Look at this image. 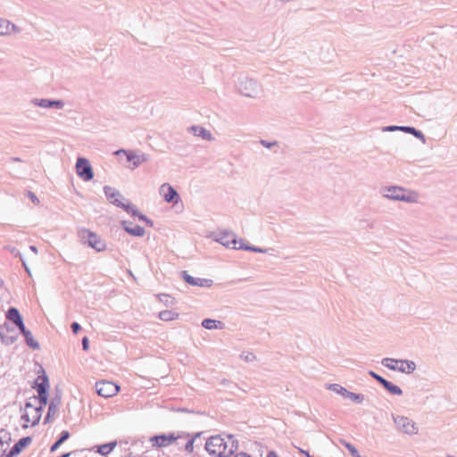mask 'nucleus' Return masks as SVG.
Masks as SVG:
<instances>
[{"label":"nucleus","instance_id":"f257e3e1","mask_svg":"<svg viewBox=\"0 0 457 457\" xmlns=\"http://www.w3.org/2000/svg\"><path fill=\"white\" fill-rule=\"evenodd\" d=\"M237 449L238 441L230 434L212 436L205 443V450L215 457H229Z\"/></svg>","mask_w":457,"mask_h":457},{"label":"nucleus","instance_id":"f03ea898","mask_svg":"<svg viewBox=\"0 0 457 457\" xmlns=\"http://www.w3.org/2000/svg\"><path fill=\"white\" fill-rule=\"evenodd\" d=\"M380 194L386 199L409 204L418 203L420 198L418 192L399 186L382 187L380 188Z\"/></svg>","mask_w":457,"mask_h":457},{"label":"nucleus","instance_id":"7ed1b4c3","mask_svg":"<svg viewBox=\"0 0 457 457\" xmlns=\"http://www.w3.org/2000/svg\"><path fill=\"white\" fill-rule=\"evenodd\" d=\"M383 366L394 371L411 374L416 370V363L409 360H397L394 358H384L381 361Z\"/></svg>","mask_w":457,"mask_h":457},{"label":"nucleus","instance_id":"20e7f679","mask_svg":"<svg viewBox=\"0 0 457 457\" xmlns=\"http://www.w3.org/2000/svg\"><path fill=\"white\" fill-rule=\"evenodd\" d=\"M33 388H35L38 394V401L43 410V407L47 404L48 402V390H49V381L48 378L43 370V374L39 375L36 379Z\"/></svg>","mask_w":457,"mask_h":457},{"label":"nucleus","instance_id":"39448f33","mask_svg":"<svg viewBox=\"0 0 457 457\" xmlns=\"http://www.w3.org/2000/svg\"><path fill=\"white\" fill-rule=\"evenodd\" d=\"M393 420L400 432L410 436L418 434L419 428L416 426V423L410 418L393 415Z\"/></svg>","mask_w":457,"mask_h":457},{"label":"nucleus","instance_id":"423d86ee","mask_svg":"<svg viewBox=\"0 0 457 457\" xmlns=\"http://www.w3.org/2000/svg\"><path fill=\"white\" fill-rule=\"evenodd\" d=\"M237 87L243 96L248 97H254L258 92V83L246 76L238 79Z\"/></svg>","mask_w":457,"mask_h":457},{"label":"nucleus","instance_id":"0eeeda50","mask_svg":"<svg viewBox=\"0 0 457 457\" xmlns=\"http://www.w3.org/2000/svg\"><path fill=\"white\" fill-rule=\"evenodd\" d=\"M210 237L226 247L238 249L239 240L237 239L236 235L231 231L225 230L220 233H212Z\"/></svg>","mask_w":457,"mask_h":457},{"label":"nucleus","instance_id":"6e6552de","mask_svg":"<svg viewBox=\"0 0 457 457\" xmlns=\"http://www.w3.org/2000/svg\"><path fill=\"white\" fill-rule=\"evenodd\" d=\"M119 390L120 386L112 381L103 380L96 383V393L104 398L115 395Z\"/></svg>","mask_w":457,"mask_h":457},{"label":"nucleus","instance_id":"1a4fd4ad","mask_svg":"<svg viewBox=\"0 0 457 457\" xmlns=\"http://www.w3.org/2000/svg\"><path fill=\"white\" fill-rule=\"evenodd\" d=\"M76 171L79 178L85 181H89L94 178V171L90 162L84 157H79L76 162Z\"/></svg>","mask_w":457,"mask_h":457},{"label":"nucleus","instance_id":"9d476101","mask_svg":"<svg viewBox=\"0 0 457 457\" xmlns=\"http://www.w3.org/2000/svg\"><path fill=\"white\" fill-rule=\"evenodd\" d=\"M17 338V332L8 322L5 321L0 326V339L4 345H12Z\"/></svg>","mask_w":457,"mask_h":457},{"label":"nucleus","instance_id":"9b49d317","mask_svg":"<svg viewBox=\"0 0 457 457\" xmlns=\"http://www.w3.org/2000/svg\"><path fill=\"white\" fill-rule=\"evenodd\" d=\"M21 32V29L6 18L0 17V37H11Z\"/></svg>","mask_w":457,"mask_h":457},{"label":"nucleus","instance_id":"f8f14e48","mask_svg":"<svg viewBox=\"0 0 457 457\" xmlns=\"http://www.w3.org/2000/svg\"><path fill=\"white\" fill-rule=\"evenodd\" d=\"M6 319L14 324L22 335L29 331L17 308L10 307L6 312Z\"/></svg>","mask_w":457,"mask_h":457},{"label":"nucleus","instance_id":"ddd939ff","mask_svg":"<svg viewBox=\"0 0 457 457\" xmlns=\"http://www.w3.org/2000/svg\"><path fill=\"white\" fill-rule=\"evenodd\" d=\"M104 192L105 194L106 198L111 204L126 210L127 204L121 201L123 197L119 191L115 190L113 187L110 186H104Z\"/></svg>","mask_w":457,"mask_h":457},{"label":"nucleus","instance_id":"4468645a","mask_svg":"<svg viewBox=\"0 0 457 457\" xmlns=\"http://www.w3.org/2000/svg\"><path fill=\"white\" fill-rule=\"evenodd\" d=\"M159 193L167 203L177 204L180 199L176 189L169 183H163L159 188Z\"/></svg>","mask_w":457,"mask_h":457},{"label":"nucleus","instance_id":"2eb2a0df","mask_svg":"<svg viewBox=\"0 0 457 457\" xmlns=\"http://www.w3.org/2000/svg\"><path fill=\"white\" fill-rule=\"evenodd\" d=\"M181 278L189 285L200 287H210L212 285V280L208 278H195L184 270L181 272Z\"/></svg>","mask_w":457,"mask_h":457},{"label":"nucleus","instance_id":"dca6fc26","mask_svg":"<svg viewBox=\"0 0 457 457\" xmlns=\"http://www.w3.org/2000/svg\"><path fill=\"white\" fill-rule=\"evenodd\" d=\"M84 234L87 236V242L86 245L92 247L97 252H102L105 249V243L101 239V237L92 231H84Z\"/></svg>","mask_w":457,"mask_h":457},{"label":"nucleus","instance_id":"f3484780","mask_svg":"<svg viewBox=\"0 0 457 457\" xmlns=\"http://www.w3.org/2000/svg\"><path fill=\"white\" fill-rule=\"evenodd\" d=\"M31 103L36 105L42 108H56V109H62L64 106V102L62 100H53V99H38L34 98L31 100Z\"/></svg>","mask_w":457,"mask_h":457},{"label":"nucleus","instance_id":"a211bd4d","mask_svg":"<svg viewBox=\"0 0 457 457\" xmlns=\"http://www.w3.org/2000/svg\"><path fill=\"white\" fill-rule=\"evenodd\" d=\"M178 437L174 436V434H169V435H158L154 436L151 438V442L154 446L156 447H164L170 445L172 443H174Z\"/></svg>","mask_w":457,"mask_h":457},{"label":"nucleus","instance_id":"6ab92c4d","mask_svg":"<svg viewBox=\"0 0 457 457\" xmlns=\"http://www.w3.org/2000/svg\"><path fill=\"white\" fill-rule=\"evenodd\" d=\"M32 439L30 436H25L21 438L11 448L6 457H14L18 455L26 446L31 443Z\"/></svg>","mask_w":457,"mask_h":457},{"label":"nucleus","instance_id":"aec40b11","mask_svg":"<svg viewBox=\"0 0 457 457\" xmlns=\"http://www.w3.org/2000/svg\"><path fill=\"white\" fill-rule=\"evenodd\" d=\"M123 229L131 236L143 237L145 235V228L139 225L132 226L130 221H122L121 223Z\"/></svg>","mask_w":457,"mask_h":457},{"label":"nucleus","instance_id":"412c9836","mask_svg":"<svg viewBox=\"0 0 457 457\" xmlns=\"http://www.w3.org/2000/svg\"><path fill=\"white\" fill-rule=\"evenodd\" d=\"M116 155L124 154L126 155L127 161L131 162L133 164L132 169H136L139 166V154L136 151L120 149L114 153Z\"/></svg>","mask_w":457,"mask_h":457},{"label":"nucleus","instance_id":"4be33fe9","mask_svg":"<svg viewBox=\"0 0 457 457\" xmlns=\"http://www.w3.org/2000/svg\"><path fill=\"white\" fill-rule=\"evenodd\" d=\"M188 130L190 132H192L195 136L200 137L204 140H207V141L213 140V137H212V133L201 126H197V125L191 126L188 128Z\"/></svg>","mask_w":457,"mask_h":457},{"label":"nucleus","instance_id":"5701e85b","mask_svg":"<svg viewBox=\"0 0 457 457\" xmlns=\"http://www.w3.org/2000/svg\"><path fill=\"white\" fill-rule=\"evenodd\" d=\"M125 211L128 213H130L132 216L137 217L139 220L145 221L147 225L153 226V221L149 220L145 214L139 212L135 205L127 203Z\"/></svg>","mask_w":457,"mask_h":457},{"label":"nucleus","instance_id":"b1692460","mask_svg":"<svg viewBox=\"0 0 457 457\" xmlns=\"http://www.w3.org/2000/svg\"><path fill=\"white\" fill-rule=\"evenodd\" d=\"M29 409L33 410L32 417H31V426H36L38 424L40 418H41V407H34L33 404L29 402H27L25 403V410L28 411Z\"/></svg>","mask_w":457,"mask_h":457},{"label":"nucleus","instance_id":"393cba45","mask_svg":"<svg viewBox=\"0 0 457 457\" xmlns=\"http://www.w3.org/2000/svg\"><path fill=\"white\" fill-rule=\"evenodd\" d=\"M10 441H11L10 433H8L5 430H1L0 431V457H2L5 453Z\"/></svg>","mask_w":457,"mask_h":457},{"label":"nucleus","instance_id":"a878e982","mask_svg":"<svg viewBox=\"0 0 457 457\" xmlns=\"http://www.w3.org/2000/svg\"><path fill=\"white\" fill-rule=\"evenodd\" d=\"M239 250H245L254 253H267L270 249L268 248H260L254 245H249L244 243L243 239H239V245L237 246Z\"/></svg>","mask_w":457,"mask_h":457},{"label":"nucleus","instance_id":"bb28decb","mask_svg":"<svg viewBox=\"0 0 457 457\" xmlns=\"http://www.w3.org/2000/svg\"><path fill=\"white\" fill-rule=\"evenodd\" d=\"M327 389L333 391L334 393L340 395L344 398L347 397L349 391L339 384H328Z\"/></svg>","mask_w":457,"mask_h":457},{"label":"nucleus","instance_id":"cd10ccee","mask_svg":"<svg viewBox=\"0 0 457 457\" xmlns=\"http://www.w3.org/2000/svg\"><path fill=\"white\" fill-rule=\"evenodd\" d=\"M202 326L206 329L222 328L223 323L220 320L204 319L202 321Z\"/></svg>","mask_w":457,"mask_h":457},{"label":"nucleus","instance_id":"c85d7f7f","mask_svg":"<svg viewBox=\"0 0 457 457\" xmlns=\"http://www.w3.org/2000/svg\"><path fill=\"white\" fill-rule=\"evenodd\" d=\"M382 386L386 390H387L392 395H401L403 394L402 389L398 386L394 385L388 380H386Z\"/></svg>","mask_w":457,"mask_h":457},{"label":"nucleus","instance_id":"c756f323","mask_svg":"<svg viewBox=\"0 0 457 457\" xmlns=\"http://www.w3.org/2000/svg\"><path fill=\"white\" fill-rule=\"evenodd\" d=\"M25 337L26 344L33 350H38L40 345L37 341L33 338L31 332L29 330L22 335Z\"/></svg>","mask_w":457,"mask_h":457},{"label":"nucleus","instance_id":"7c9ffc66","mask_svg":"<svg viewBox=\"0 0 457 457\" xmlns=\"http://www.w3.org/2000/svg\"><path fill=\"white\" fill-rule=\"evenodd\" d=\"M70 437V433L67 430H64L61 433L59 439L51 446L50 451H56L60 445L65 442Z\"/></svg>","mask_w":457,"mask_h":457},{"label":"nucleus","instance_id":"2f4dec72","mask_svg":"<svg viewBox=\"0 0 457 457\" xmlns=\"http://www.w3.org/2000/svg\"><path fill=\"white\" fill-rule=\"evenodd\" d=\"M178 316H179V314L177 312H174L172 311H168V310L162 311L159 312V318L164 321L173 320L177 319Z\"/></svg>","mask_w":457,"mask_h":457},{"label":"nucleus","instance_id":"473e14b6","mask_svg":"<svg viewBox=\"0 0 457 457\" xmlns=\"http://www.w3.org/2000/svg\"><path fill=\"white\" fill-rule=\"evenodd\" d=\"M116 445L117 444L115 441L102 445L98 448V453H101L102 455H106L113 450V448L116 446Z\"/></svg>","mask_w":457,"mask_h":457},{"label":"nucleus","instance_id":"72a5a7b5","mask_svg":"<svg viewBox=\"0 0 457 457\" xmlns=\"http://www.w3.org/2000/svg\"><path fill=\"white\" fill-rule=\"evenodd\" d=\"M342 445L349 451L352 457H361L359 451L356 449V447L352 445L351 443H348L346 441L342 440Z\"/></svg>","mask_w":457,"mask_h":457},{"label":"nucleus","instance_id":"f704fd0d","mask_svg":"<svg viewBox=\"0 0 457 457\" xmlns=\"http://www.w3.org/2000/svg\"><path fill=\"white\" fill-rule=\"evenodd\" d=\"M346 398L352 400L356 403H361L364 401L365 396L361 394H356L349 391Z\"/></svg>","mask_w":457,"mask_h":457},{"label":"nucleus","instance_id":"c9c22d12","mask_svg":"<svg viewBox=\"0 0 457 457\" xmlns=\"http://www.w3.org/2000/svg\"><path fill=\"white\" fill-rule=\"evenodd\" d=\"M159 299L166 306H172L174 304L175 299L167 294L159 295Z\"/></svg>","mask_w":457,"mask_h":457},{"label":"nucleus","instance_id":"e433bc0d","mask_svg":"<svg viewBox=\"0 0 457 457\" xmlns=\"http://www.w3.org/2000/svg\"><path fill=\"white\" fill-rule=\"evenodd\" d=\"M84 231H90L89 229H87V228H79V231H78V236L79 237V240L80 242L83 244V245H86L87 244V236L86 234H84L83 232Z\"/></svg>","mask_w":457,"mask_h":457},{"label":"nucleus","instance_id":"4c0bfd02","mask_svg":"<svg viewBox=\"0 0 457 457\" xmlns=\"http://www.w3.org/2000/svg\"><path fill=\"white\" fill-rule=\"evenodd\" d=\"M241 358H243L245 361L250 362L253 361L256 359V356L253 353H243L241 354Z\"/></svg>","mask_w":457,"mask_h":457},{"label":"nucleus","instance_id":"58836bf2","mask_svg":"<svg viewBox=\"0 0 457 457\" xmlns=\"http://www.w3.org/2000/svg\"><path fill=\"white\" fill-rule=\"evenodd\" d=\"M194 442H195V438L194 437H191V438H188L186 445H185V450L188 453H192L193 450H194Z\"/></svg>","mask_w":457,"mask_h":457},{"label":"nucleus","instance_id":"ea45409f","mask_svg":"<svg viewBox=\"0 0 457 457\" xmlns=\"http://www.w3.org/2000/svg\"><path fill=\"white\" fill-rule=\"evenodd\" d=\"M370 376H371L374 379H376L380 385H383L385 381L386 380L380 375L375 373L374 371L370 370L369 371Z\"/></svg>","mask_w":457,"mask_h":457},{"label":"nucleus","instance_id":"a19ab883","mask_svg":"<svg viewBox=\"0 0 457 457\" xmlns=\"http://www.w3.org/2000/svg\"><path fill=\"white\" fill-rule=\"evenodd\" d=\"M57 411H58V407L55 406V403H50L48 406V411H47L48 417L55 415L57 413Z\"/></svg>","mask_w":457,"mask_h":457},{"label":"nucleus","instance_id":"79ce46f5","mask_svg":"<svg viewBox=\"0 0 457 457\" xmlns=\"http://www.w3.org/2000/svg\"><path fill=\"white\" fill-rule=\"evenodd\" d=\"M6 248H7V249H8V250H9V251H10V252L14 255V256H16V257H20L21 261H22V257H23V256H22V254L21 253V252H20L17 248L13 247V246H10V245L6 246Z\"/></svg>","mask_w":457,"mask_h":457},{"label":"nucleus","instance_id":"37998d69","mask_svg":"<svg viewBox=\"0 0 457 457\" xmlns=\"http://www.w3.org/2000/svg\"><path fill=\"white\" fill-rule=\"evenodd\" d=\"M415 137L420 139L422 141V143H425L426 142V137L424 136V134L420 131V130H418L415 129V131L412 132V134Z\"/></svg>","mask_w":457,"mask_h":457},{"label":"nucleus","instance_id":"c03bdc74","mask_svg":"<svg viewBox=\"0 0 457 457\" xmlns=\"http://www.w3.org/2000/svg\"><path fill=\"white\" fill-rule=\"evenodd\" d=\"M260 143L262 144V145H263L266 148H271L272 146H274V145H276L278 144L277 141L268 142V141L263 140V139H262L260 141Z\"/></svg>","mask_w":457,"mask_h":457},{"label":"nucleus","instance_id":"a18cd8bd","mask_svg":"<svg viewBox=\"0 0 457 457\" xmlns=\"http://www.w3.org/2000/svg\"><path fill=\"white\" fill-rule=\"evenodd\" d=\"M382 131H384V132H394V131H398V129H397V126H395V125H390V126L383 127L382 128Z\"/></svg>","mask_w":457,"mask_h":457},{"label":"nucleus","instance_id":"49530a36","mask_svg":"<svg viewBox=\"0 0 457 457\" xmlns=\"http://www.w3.org/2000/svg\"><path fill=\"white\" fill-rule=\"evenodd\" d=\"M81 344H82V349L84 351H87L89 348V340L87 337H84L82 338Z\"/></svg>","mask_w":457,"mask_h":457},{"label":"nucleus","instance_id":"de8ad7c7","mask_svg":"<svg viewBox=\"0 0 457 457\" xmlns=\"http://www.w3.org/2000/svg\"><path fill=\"white\" fill-rule=\"evenodd\" d=\"M71 328L74 334H77L81 329V327L78 322H72Z\"/></svg>","mask_w":457,"mask_h":457},{"label":"nucleus","instance_id":"09e8293b","mask_svg":"<svg viewBox=\"0 0 457 457\" xmlns=\"http://www.w3.org/2000/svg\"><path fill=\"white\" fill-rule=\"evenodd\" d=\"M28 196L29 197V199L36 204H39V200L38 198L37 197V195L33 193V192H30L29 191L28 193Z\"/></svg>","mask_w":457,"mask_h":457},{"label":"nucleus","instance_id":"8fccbe9b","mask_svg":"<svg viewBox=\"0 0 457 457\" xmlns=\"http://www.w3.org/2000/svg\"><path fill=\"white\" fill-rule=\"evenodd\" d=\"M50 403H55V406L59 408V405L61 404V396L54 397Z\"/></svg>","mask_w":457,"mask_h":457},{"label":"nucleus","instance_id":"3c124183","mask_svg":"<svg viewBox=\"0 0 457 457\" xmlns=\"http://www.w3.org/2000/svg\"><path fill=\"white\" fill-rule=\"evenodd\" d=\"M149 160L148 158V155L145 154H139V165L142 163V162H145Z\"/></svg>","mask_w":457,"mask_h":457},{"label":"nucleus","instance_id":"603ef678","mask_svg":"<svg viewBox=\"0 0 457 457\" xmlns=\"http://www.w3.org/2000/svg\"><path fill=\"white\" fill-rule=\"evenodd\" d=\"M21 420H23L25 422H30L31 423V419H30L29 414L28 412H26V413L21 415Z\"/></svg>","mask_w":457,"mask_h":457},{"label":"nucleus","instance_id":"864d4df0","mask_svg":"<svg viewBox=\"0 0 457 457\" xmlns=\"http://www.w3.org/2000/svg\"><path fill=\"white\" fill-rule=\"evenodd\" d=\"M414 131H415L414 127L406 126L404 129V132L409 133V134H412V132H414Z\"/></svg>","mask_w":457,"mask_h":457},{"label":"nucleus","instance_id":"5fc2aeb1","mask_svg":"<svg viewBox=\"0 0 457 457\" xmlns=\"http://www.w3.org/2000/svg\"><path fill=\"white\" fill-rule=\"evenodd\" d=\"M21 262H22V266L24 267V269H25L26 272L30 276V275H31L30 270H29V268L28 267V265H27V263H26V262L24 261V259H23V258H22Z\"/></svg>","mask_w":457,"mask_h":457},{"label":"nucleus","instance_id":"6e6d98bb","mask_svg":"<svg viewBox=\"0 0 457 457\" xmlns=\"http://www.w3.org/2000/svg\"><path fill=\"white\" fill-rule=\"evenodd\" d=\"M234 457H251V456L246 453L240 452V453H237Z\"/></svg>","mask_w":457,"mask_h":457},{"label":"nucleus","instance_id":"4d7b16f0","mask_svg":"<svg viewBox=\"0 0 457 457\" xmlns=\"http://www.w3.org/2000/svg\"><path fill=\"white\" fill-rule=\"evenodd\" d=\"M266 457H278L277 453L273 451L268 453Z\"/></svg>","mask_w":457,"mask_h":457},{"label":"nucleus","instance_id":"13d9d810","mask_svg":"<svg viewBox=\"0 0 457 457\" xmlns=\"http://www.w3.org/2000/svg\"><path fill=\"white\" fill-rule=\"evenodd\" d=\"M29 249L34 253H37V248L35 246V245H30L29 246Z\"/></svg>","mask_w":457,"mask_h":457},{"label":"nucleus","instance_id":"bf43d9fd","mask_svg":"<svg viewBox=\"0 0 457 457\" xmlns=\"http://www.w3.org/2000/svg\"><path fill=\"white\" fill-rule=\"evenodd\" d=\"M406 126H397L398 131H403Z\"/></svg>","mask_w":457,"mask_h":457},{"label":"nucleus","instance_id":"052dcab7","mask_svg":"<svg viewBox=\"0 0 457 457\" xmlns=\"http://www.w3.org/2000/svg\"><path fill=\"white\" fill-rule=\"evenodd\" d=\"M298 450H299V452H300L303 455H304V456H305V453H308L307 451L303 450V449H301V448H298Z\"/></svg>","mask_w":457,"mask_h":457},{"label":"nucleus","instance_id":"680f3d73","mask_svg":"<svg viewBox=\"0 0 457 457\" xmlns=\"http://www.w3.org/2000/svg\"><path fill=\"white\" fill-rule=\"evenodd\" d=\"M12 161H14V162H21V160L20 158H18V157H12Z\"/></svg>","mask_w":457,"mask_h":457},{"label":"nucleus","instance_id":"e2e57ef3","mask_svg":"<svg viewBox=\"0 0 457 457\" xmlns=\"http://www.w3.org/2000/svg\"><path fill=\"white\" fill-rule=\"evenodd\" d=\"M50 420V417H48V414L46 413V416L45 417V423L48 422Z\"/></svg>","mask_w":457,"mask_h":457},{"label":"nucleus","instance_id":"0e129e2a","mask_svg":"<svg viewBox=\"0 0 457 457\" xmlns=\"http://www.w3.org/2000/svg\"><path fill=\"white\" fill-rule=\"evenodd\" d=\"M305 456H306V457H312V455H310V453H305Z\"/></svg>","mask_w":457,"mask_h":457}]
</instances>
